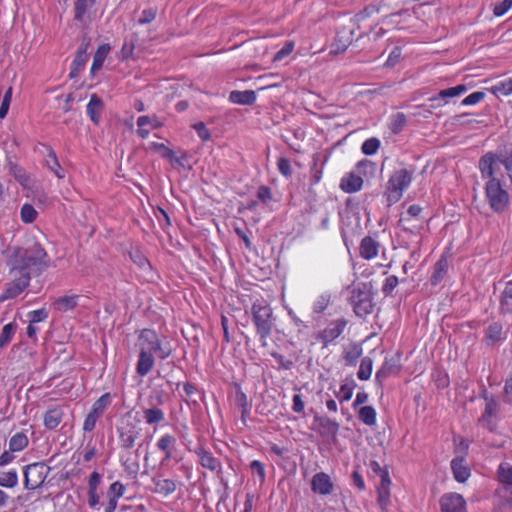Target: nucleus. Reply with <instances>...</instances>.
<instances>
[{"instance_id":"obj_22","label":"nucleus","mask_w":512,"mask_h":512,"mask_svg":"<svg viewBox=\"0 0 512 512\" xmlns=\"http://www.w3.org/2000/svg\"><path fill=\"white\" fill-rule=\"evenodd\" d=\"M379 242L370 236H366L362 239L359 247L360 256L366 260H371L378 255Z\"/></svg>"},{"instance_id":"obj_24","label":"nucleus","mask_w":512,"mask_h":512,"mask_svg":"<svg viewBox=\"0 0 512 512\" xmlns=\"http://www.w3.org/2000/svg\"><path fill=\"white\" fill-rule=\"evenodd\" d=\"M504 340L503 326L499 322L491 323L485 332L484 341L488 346H495Z\"/></svg>"},{"instance_id":"obj_51","label":"nucleus","mask_w":512,"mask_h":512,"mask_svg":"<svg viewBox=\"0 0 512 512\" xmlns=\"http://www.w3.org/2000/svg\"><path fill=\"white\" fill-rule=\"evenodd\" d=\"M37 215L38 213L36 209L31 204L26 203L21 207L20 217L22 222L32 223L36 219Z\"/></svg>"},{"instance_id":"obj_45","label":"nucleus","mask_w":512,"mask_h":512,"mask_svg":"<svg viewBox=\"0 0 512 512\" xmlns=\"http://www.w3.org/2000/svg\"><path fill=\"white\" fill-rule=\"evenodd\" d=\"M87 61L88 56H83V54H76L71 63L69 76L71 78L77 77L79 73L84 69Z\"/></svg>"},{"instance_id":"obj_13","label":"nucleus","mask_w":512,"mask_h":512,"mask_svg":"<svg viewBox=\"0 0 512 512\" xmlns=\"http://www.w3.org/2000/svg\"><path fill=\"white\" fill-rule=\"evenodd\" d=\"M346 325L347 321L344 318L333 320L317 335V339L322 341L324 347H327L344 332Z\"/></svg>"},{"instance_id":"obj_49","label":"nucleus","mask_w":512,"mask_h":512,"mask_svg":"<svg viewBox=\"0 0 512 512\" xmlns=\"http://www.w3.org/2000/svg\"><path fill=\"white\" fill-rule=\"evenodd\" d=\"M405 124L406 116L401 112L396 113L390 117L389 128L395 134L401 132Z\"/></svg>"},{"instance_id":"obj_30","label":"nucleus","mask_w":512,"mask_h":512,"mask_svg":"<svg viewBox=\"0 0 512 512\" xmlns=\"http://www.w3.org/2000/svg\"><path fill=\"white\" fill-rule=\"evenodd\" d=\"M102 107V100L96 94H92L86 106V112L91 121L95 124L99 122V115L102 110Z\"/></svg>"},{"instance_id":"obj_25","label":"nucleus","mask_w":512,"mask_h":512,"mask_svg":"<svg viewBox=\"0 0 512 512\" xmlns=\"http://www.w3.org/2000/svg\"><path fill=\"white\" fill-rule=\"evenodd\" d=\"M175 445L176 438L170 434H164L158 439L156 446L160 451L164 452V461L173 458V449L175 448Z\"/></svg>"},{"instance_id":"obj_46","label":"nucleus","mask_w":512,"mask_h":512,"mask_svg":"<svg viewBox=\"0 0 512 512\" xmlns=\"http://www.w3.org/2000/svg\"><path fill=\"white\" fill-rule=\"evenodd\" d=\"M372 367H373L372 359L369 357H364L361 360L359 370L357 372V377L362 381L368 380L371 377Z\"/></svg>"},{"instance_id":"obj_15","label":"nucleus","mask_w":512,"mask_h":512,"mask_svg":"<svg viewBox=\"0 0 512 512\" xmlns=\"http://www.w3.org/2000/svg\"><path fill=\"white\" fill-rule=\"evenodd\" d=\"M355 29L353 26H343L337 31L332 44L331 53L339 54L344 52L354 39Z\"/></svg>"},{"instance_id":"obj_28","label":"nucleus","mask_w":512,"mask_h":512,"mask_svg":"<svg viewBox=\"0 0 512 512\" xmlns=\"http://www.w3.org/2000/svg\"><path fill=\"white\" fill-rule=\"evenodd\" d=\"M466 91H467L466 85L459 84L454 87L440 90L437 95H435L434 97L431 98V100L436 101V100L441 99V100L445 101V104H447L449 102L450 98L459 97L462 94H464Z\"/></svg>"},{"instance_id":"obj_18","label":"nucleus","mask_w":512,"mask_h":512,"mask_svg":"<svg viewBox=\"0 0 512 512\" xmlns=\"http://www.w3.org/2000/svg\"><path fill=\"white\" fill-rule=\"evenodd\" d=\"M44 165L50 170L57 178H65V170L59 163L58 157L55 151L50 146H44Z\"/></svg>"},{"instance_id":"obj_23","label":"nucleus","mask_w":512,"mask_h":512,"mask_svg":"<svg viewBox=\"0 0 512 512\" xmlns=\"http://www.w3.org/2000/svg\"><path fill=\"white\" fill-rule=\"evenodd\" d=\"M399 370L398 359L391 357L385 358L382 366L376 372L375 380L382 383L390 375L397 373Z\"/></svg>"},{"instance_id":"obj_34","label":"nucleus","mask_w":512,"mask_h":512,"mask_svg":"<svg viewBox=\"0 0 512 512\" xmlns=\"http://www.w3.org/2000/svg\"><path fill=\"white\" fill-rule=\"evenodd\" d=\"M143 419L149 425L159 424L165 420V413L162 409L157 407L144 408Z\"/></svg>"},{"instance_id":"obj_33","label":"nucleus","mask_w":512,"mask_h":512,"mask_svg":"<svg viewBox=\"0 0 512 512\" xmlns=\"http://www.w3.org/2000/svg\"><path fill=\"white\" fill-rule=\"evenodd\" d=\"M390 483H391V481L389 479L388 473L386 471H382L381 472V483H380V486L378 487V501L382 506H385L388 504L389 496H390V491H389Z\"/></svg>"},{"instance_id":"obj_11","label":"nucleus","mask_w":512,"mask_h":512,"mask_svg":"<svg viewBox=\"0 0 512 512\" xmlns=\"http://www.w3.org/2000/svg\"><path fill=\"white\" fill-rule=\"evenodd\" d=\"M103 2L104 0H75L74 18L81 23L90 22Z\"/></svg>"},{"instance_id":"obj_41","label":"nucleus","mask_w":512,"mask_h":512,"mask_svg":"<svg viewBox=\"0 0 512 512\" xmlns=\"http://www.w3.org/2000/svg\"><path fill=\"white\" fill-rule=\"evenodd\" d=\"M29 441L26 434L19 432L13 435L9 440V449L11 452H19L25 449Z\"/></svg>"},{"instance_id":"obj_14","label":"nucleus","mask_w":512,"mask_h":512,"mask_svg":"<svg viewBox=\"0 0 512 512\" xmlns=\"http://www.w3.org/2000/svg\"><path fill=\"white\" fill-rule=\"evenodd\" d=\"M141 436V428L135 424L118 428L119 445L122 451L132 450L136 444V440Z\"/></svg>"},{"instance_id":"obj_59","label":"nucleus","mask_w":512,"mask_h":512,"mask_svg":"<svg viewBox=\"0 0 512 512\" xmlns=\"http://www.w3.org/2000/svg\"><path fill=\"white\" fill-rule=\"evenodd\" d=\"M294 49V43L289 41L284 44V46L276 52V54L273 57L274 62H278L283 60L285 57H287Z\"/></svg>"},{"instance_id":"obj_16","label":"nucleus","mask_w":512,"mask_h":512,"mask_svg":"<svg viewBox=\"0 0 512 512\" xmlns=\"http://www.w3.org/2000/svg\"><path fill=\"white\" fill-rule=\"evenodd\" d=\"M442 512H464L466 509V501L462 495L458 493H447L440 500Z\"/></svg>"},{"instance_id":"obj_32","label":"nucleus","mask_w":512,"mask_h":512,"mask_svg":"<svg viewBox=\"0 0 512 512\" xmlns=\"http://www.w3.org/2000/svg\"><path fill=\"white\" fill-rule=\"evenodd\" d=\"M359 420L369 426L372 427L376 425L377 422V413L374 407L372 406H362L357 409Z\"/></svg>"},{"instance_id":"obj_39","label":"nucleus","mask_w":512,"mask_h":512,"mask_svg":"<svg viewBox=\"0 0 512 512\" xmlns=\"http://www.w3.org/2000/svg\"><path fill=\"white\" fill-rule=\"evenodd\" d=\"M448 271V261L445 258L439 259L435 265L431 276V284L437 285L446 275Z\"/></svg>"},{"instance_id":"obj_35","label":"nucleus","mask_w":512,"mask_h":512,"mask_svg":"<svg viewBox=\"0 0 512 512\" xmlns=\"http://www.w3.org/2000/svg\"><path fill=\"white\" fill-rule=\"evenodd\" d=\"M110 49L111 47L109 44H102L98 47L93 57V62L90 69L91 73H95L101 69L108 53L110 52Z\"/></svg>"},{"instance_id":"obj_20","label":"nucleus","mask_w":512,"mask_h":512,"mask_svg":"<svg viewBox=\"0 0 512 512\" xmlns=\"http://www.w3.org/2000/svg\"><path fill=\"white\" fill-rule=\"evenodd\" d=\"M362 186L363 179L355 171L346 174L340 182V188L346 193H355L361 190Z\"/></svg>"},{"instance_id":"obj_2","label":"nucleus","mask_w":512,"mask_h":512,"mask_svg":"<svg viewBox=\"0 0 512 512\" xmlns=\"http://www.w3.org/2000/svg\"><path fill=\"white\" fill-rule=\"evenodd\" d=\"M495 164L496 158L493 153H487L481 157L479 168L482 177L489 179L485 185L487 201L493 211L501 213L509 206L510 198L500 179L495 175Z\"/></svg>"},{"instance_id":"obj_48","label":"nucleus","mask_w":512,"mask_h":512,"mask_svg":"<svg viewBox=\"0 0 512 512\" xmlns=\"http://www.w3.org/2000/svg\"><path fill=\"white\" fill-rule=\"evenodd\" d=\"M16 323L6 324L0 333V348L5 347L11 340L16 331Z\"/></svg>"},{"instance_id":"obj_29","label":"nucleus","mask_w":512,"mask_h":512,"mask_svg":"<svg viewBox=\"0 0 512 512\" xmlns=\"http://www.w3.org/2000/svg\"><path fill=\"white\" fill-rule=\"evenodd\" d=\"M499 313L507 315L512 313V281H509L500 297Z\"/></svg>"},{"instance_id":"obj_9","label":"nucleus","mask_w":512,"mask_h":512,"mask_svg":"<svg viewBox=\"0 0 512 512\" xmlns=\"http://www.w3.org/2000/svg\"><path fill=\"white\" fill-rule=\"evenodd\" d=\"M195 453L198 457V463L203 468L216 473L217 477L220 479L223 485L227 487V482L222 476V463L220 459L214 457L210 451L204 449L203 447L196 448Z\"/></svg>"},{"instance_id":"obj_63","label":"nucleus","mask_w":512,"mask_h":512,"mask_svg":"<svg viewBox=\"0 0 512 512\" xmlns=\"http://www.w3.org/2000/svg\"><path fill=\"white\" fill-rule=\"evenodd\" d=\"M319 423L329 433L336 434L338 432L339 425L329 418H320Z\"/></svg>"},{"instance_id":"obj_55","label":"nucleus","mask_w":512,"mask_h":512,"mask_svg":"<svg viewBox=\"0 0 512 512\" xmlns=\"http://www.w3.org/2000/svg\"><path fill=\"white\" fill-rule=\"evenodd\" d=\"M27 317L29 322L37 324L39 322L45 321L48 318V312L45 308H41L38 310L30 311L27 314Z\"/></svg>"},{"instance_id":"obj_64","label":"nucleus","mask_w":512,"mask_h":512,"mask_svg":"<svg viewBox=\"0 0 512 512\" xmlns=\"http://www.w3.org/2000/svg\"><path fill=\"white\" fill-rule=\"evenodd\" d=\"M503 399L506 403L512 404V372L505 381Z\"/></svg>"},{"instance_id":"obj_7","label":"nucleus","mask_w":512,"mask_h":512,"mask_svg":"<svg viewBox=\"0 0 512 512\" xmlns=\"http://www.w3.org/2000/svg\"><path fill=\"white\" fill-rule=\"evenodd\" d=\"M141 444L135 450H124L119 455V460L124 472L130 479H136L140 471Z\"/></svg>"},{"instance_id":"obj_12","label":"nucleus","mask_w":512,"mask_h":512,"mask_svg":"<svg viewBox=\"0 0 512 512\" xmlns=\"http://www.w3.org/2000/svg\"><path fill=\"white\" fill-rule=\"evenodd\" d=\"M483 397L485 400V409L479 419V422L490 432H493L495 430V424L493 423L492 418L498 413L499 402L495 396L490 395L487 392L484 393Z\"/></svg>"},{"instance_id":"obj_27","label":"nucleus","mask_w":512,"mask_h":512,"mask_svg":"<svg viewBox=\"0 0 512 512\" xmlns=\"http://www.w3.org/2000/svg\"><path fill=\"white\" fill-rule=\"evenodd\" d=\"M229 101L234 104L251 105L256 101V93L253 90H234L229 95Z\"/></svg>"},{"instance_id":"obj_36","label":"nucleus","mask_w":512,"mask_h":512,"mask_svg":"<svg viewBox=\"0 0 512 512\" xmlns=\"http://www.w3.org/2000/svg\"><path fill=\"white\" fill-rule=\"evenodd\" d=\"M451 468L455 479L460 483L465 482L470 476V471L464 464L463 459H453L451 462Z\"/></svg>"},{"instance_id":"obj_3","label":"nucleus","mask_w":512,"mask_h":512,"mask_svg":"<svg viewBox=\"0 0 512 512\" xmlns=\"http://www.w3.org/2000/svg\"><path fill=\"white\" fill-rule=\"evenodd\" d=\"M251 313L262 346H266L267 338L274 327L273 310L266 301L257 300L252 304Z\"/></svg>"},{"instance_id":"obj_5","label":"nucleus","mask_w":512,"mask_h":512,"mask_svg":"<svg viewBox=\"0 0 512 512\" xmlns=\"http://www.w3.org/2000/svg\"><path fill=\"white\" fill-rule=\"evenodd\" d=\"M137 347L139 351L156 354L162 360L168 358L172 352L169 344L163 343L159 335L152 329H143L140 332Z\"/></svg>"},{"instance_id":"obj_50","label":"nucleus","mask_w":512,"mask_h":512,"mask_svg":"<svg viewBox=\"0 0 512 512\" xmlns=\"http://www.w3.org/2000/svg\"><path fill=\"white\" fill-rule=\"evenodd\" d=\"M126 492L125 485L120 481L113 482L107 491V498L117 500L121 498Z\"/></svg>"},{"instance_id":"obj_56","label":"nucleus","mask_w":512,"mask_h":512,"mask_svg":"<svg viewBox=\"0 0 512 512\" xmlns=\"http://www.w3.org/2000/svg\"><path fill=\"white\" fill-rule=\"evenodd\" d=\"M330 302V297L327 294H322L316 298L313 303V311L315 313L323 312Z\"/></svg>"},{"instance_id":"obj_4","label":"nucleus","mask_w":512,"mask_h":512,"mask_svg":"<svg viewBox=\"0 0 512 512\" xmlns=\"http://www.w3.org/2000/svg\"><path fill=\"white\" fill-rule=\"evenodd\" d=\"M413 180V171L406 168H399L393 171L387 184L384 196L388 206L397 203L408 189Z\"/></svg>"},{"instance_id":"obj_62","label":"nucleus","mask_w":512,"mask_h":512,"mask_svg":"<svg viewBox=\"0 0 512 512\" xmlns=\"http://www.w3.org/2000/svg\"><path fill=\"white\" fill-rule=\"evenodd\" d=\"M157 15V11L153 8L144 9L141 13V16L138 20V23L141 25L152 22Z\"/></svg>"},{"instance_id":"obj_10","label":"nucleus","mask_w":512,"mask_h":512,"mask_svg":"<svg viewBox=\"0 0 512 512\" xmlns=\"http://www.w3.org/2000/svg\"><path fill=\"white\" fill-rule=\"evenodd\" d=\"M46 474V468L41 463H33L26 466L24 471L25 488L29 490L37 489L45 481Z\"/></svg>"},{"instance_id":"obj_43","label":"nucleus","mask_w":512,"mask_h":512,"mask_svg":"<svg viewBox=\"0 0 512 512\" xmlns=\"http://www.w3.org/2000/svg\"><path fill=\"white\" fill-rule=\"evenodd\" d=\"M496 158L495 171L499 169V165H503L507 171L508 177L512 182V150L505 154H493Z\"/></svg>"},{"instance_id":"obj_6","label":"nucleus","mask_w":512,"mask_h":512,"mask_svg":"<svg viewBox=\"0 0 512 512\" xmlns=\"http://www.w3.org/2000/svg\"><path fill=\"white\" fill-rule=\"evenodd\" d=\"M354 312L359 317H364L373 311V299L367 284L361 283L353 287L349 297Z\"/></svg>"},{"instance_id":"obj_37","label":"nucleus","mask_w":512,"mask_h":512,"mask_svg":"<svg viewBox=\"0 0 512 512\" xmlns=\"http://www.w3.org/2000/svg\"><path fill=\"white\" fill-rule=\"evenodd\" d=\"M155 484V492L163 496H168L174 493L177 489V484L171 479H153Z\"/></svg>"},{"instance_id":"obj_53","label":"nucleus","mask_w":512,"mask_h":512,"mask_svg":"<svg viewBox=\"0 0 512 512\" xmlns=\"http://www.w3.org/2000/svg\"><path fill=\"white\" fill-rule=\"evenodd\" d=\"M380 147V141L377 138H369L362 144L361 150L365 155H374Z\"/></svg>"},{"instance_id":"obj_47","label":"nucleus","mask_w":512,"mask_h":512,"mask_svg":"<svg viewBox=\"0 0 512 512\" xmlns=\"http://www.w3.org/2000/svg\"><path fill=\"white\" fill-rule=\"evenodd\" d=\"M18 484L17 471L12 469L0 475V486L4 488H14Z\"/></svg>"},{"instance_id":"obj_44","label":"nucleus","mask_w":512,"mask_h":512,"mask_svg":"<svg viewBox=\"0 0 512 512\" xmlns=\"http://www.w3.org/2000/svg\"><path fill=\"white\" fill-rule=\"evenodd\" d=\"M110 402V394L105 393L93 403L90 412L98 417H101Z\"/></svg>"},{"instance_id":"obj_58","label":"nucleus","mask_w":512,"mask_h":512,"mask_svg":"<svg viewBox=\"0 0 512 512\" xmlns=\"http://www.w3.org/2000/svg\"><path fill=\"white\" fill-rule=\"evenodd\" d=\"M277 167L279 172L285 176L290 177L292 175V168L290 160L285 157H280L277 161Z\"/></svg>"},{"instance_id":"obj_19","label":"nucleus","mask_w":512,"mask_h":512,"mask_svg":"<svg viewBox=\"0 0 512 512\" xmlns=\"http://www.w3.org/2000/svg\"><path fill=\"white\" fill-rule=\"evenodd\" d=\"M138 130L137 133L142 139L148 138L150 131L146 126L152 129H158L163 126V122L157 116L143 115L137 119Z\"/></svg>"},{"instance_id":"obj_40","label":"nucleus","mask_w":512,"mask_h":512,"mask_svg":"<svg viewBox=\"0 0 512 512\" xmlns=\"http://www.w3.org/2000/svg\"><path fill=\"white\" fill-rule=\"evenodd\" d=\"M356 383L352 378L345 379L344 383L340 386L337 397L340 402H346L351 399Z\"/></svg>"},{"instance_id":"obj_57","label":"nucleus","mask_w":512,"mask_h":512,"mask_svg":"<svg viewBox=\"0 0 512 512\" xmlns=\"http://www.w3.org/2000/svg\"><path fill=\"white\" fill-rule=\"evenodd\" d=\"M485 98V93L482 91H476L465 97L461 104L464 106L476 105Z\"/></svg>"},{"instance_id":"obj_61","label":"nucleus","mask_w":512,"mask_h":512,"mask_svg":"<svg viewBox=\"0 0 512 512\" xmlns=\"http://www.w3.org/2000/svg\"><path fill=\"white\" fill-rule=\"evenodd\" d=\"M398 285V278L394 275H391L385 279V282L382 286V291L385 295H389Z\"/></svg>"},{"instance_id":"obj_8","label":"nucleus","mask_w":512,"mask_h":512,"mask_svg":"<svg viewBox=\"0 0 512 512\" xmlns=\"http://www.w3.org/2000/svg\"><path fill=\"white\" fill-rule=\"evenodd\" d=\"M11 281L6 284V288L2 294H0V303L13 299L19 296L30 283V278L21 274L9 273Z\"/></svg>"},{"instance_id":"obj_38","label":"nucleus","mask_w":512,"mask_h":512,"mask_svg":"<svg viewBox=\"0 0 512 512\" xmlns=\"http://www.w3.org/2000/svg\"><path fill=\"white\" fill-rule=\"evenodd\" d=\"M487 90L497 97L512 95V77L496 83Z\"/></svg>"},{"instance_id":"obj_52","label":"nucleus","mask_w":512,"mask_h":512,"mask_svg":"<svg viewBox=\"0 0 512 512\" xmlns=\"http://www.w3.org/2000/svg\"><path fill=\"white\" fill-rule=\"evenodd\" d=\"M362 355V348L358 344H353L344 354V359L348 365H355L358 358Z\"/></svg>"},{"instance_id":"obj_17","label":"nucleus","mask_w":512,"mask_h":512,"mask_svg":"<svg viewBox=\"0 0 512 512\" xmlns=\"http://www.w3.org/2000/svg\"><path fill=\"white\" fill-rule=\"evenodd\" d=\"M311 489L314 493L325 496L333 492L334 484L328 474L319 472L312 477Z\"/></svg>"},{"instance_id":"obj_21","label":"nucleus","mask_w":512,"mask_h":512,"mask_svg":"<svg viewBox=\"0 0 512 512\" xmlns=\"http://www.w3.org/2000/svg\"><path fill=\"white\" fill-rule=\"evenodd\" d=\"M64 416L63 409L59 406H54L45 412L43 417L44 426L49 430H54L61 424Z\"/></svg>"},{"instance_id":"obj_26","label":"nucleus","mask_w":512,"mask_h":512,"mask_svg":"<svg viewBox=\"0 0 512 512\" xmlns=\"http://www.w3.org/2000/svg\"><path fill=\"white\" fill-rule=\"evenodd\" d=\"M155 364V358L152 354H148L144 351H139V358L136 364V372L140 376L147 375Z\"/></svg>"},{"instance_id":"obj_1","label":"nucleus","mask_w":512,"mask_h":512,"mask_svg":"<svg viewBox=\"0 0 512 512\" xmlns=\"http://www.w3.org/2000/svg\"><path fill=\"white\" fill-rule=\"evenodd\" d=\"M49 257L44 248L36 242L14 249L9 261V273L21 274L30 279L38 276L48 267Z\"/></svg>"},{"instance_id":"obj_42","label":"nucleus","mask_w":512,"mask_h":512,"mask_svg":"<svg viewBox=\"0 0 512 512\" xmlns=\"http://www.w3.org/2000/svg\"><path fill=\"white\" fill-rule=\"evenodd\" d=\"M498 479L501 483L512 486V464L501 462L497 470Z\"/></svg>"},{"instance_id":"obj_54","label":"nucleus","mask_w":512,"mask_h":512,"mask_svg":"<svg viewBox=\"0 0 512 512\" xmlns=\"http://www.w3.org/2000/svg\"><path fill=\"white\" fill-rule=\"evenodd\" d=\"M130 258L138 267L143 270L150 267L148 259L138 250L130 252Z\"/></svg>"},{"instance_id":"obj_31","label":"nucleus","mask_w":512,"mask_h":512,"mask_svg":"<svg viewBox=\"0 0 512 512\" xmlns=\"http://www.w3.org/2000/svg\"><path fill=\"white\" fill-rule=\"evenodd\" d=\"M77 295H65L56 299L53 303L55 310L59 312H67L74 309L77 306Z\"/></svg>"},{"instance_id":"obj_60","label":"nucleus","mask_w":512,"mask_h":512,"mask_svg":"<svg viewBox=\"0 0 512 512\" xmlns=\"http://www.w3.org/2000/svg\"><path fill=\"white\" fill-rule=\"evenodd\" d=\"M250 468L251 471L258 476L259 481L263 483L266 476L264 465L259 460H253L250 463Z\"/></svg>"}]
</instances>
